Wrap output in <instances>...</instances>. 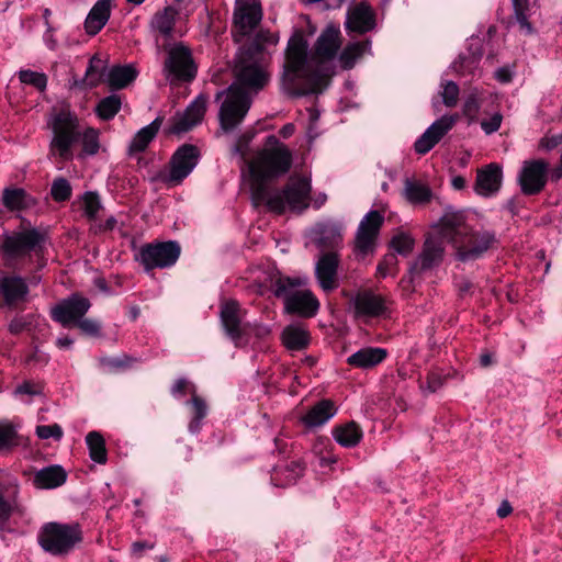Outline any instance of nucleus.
Masks as SVG:
<instances>
[{
  "label": "nucleus",
  "instance_id": "obj_1",
  "mask_svg": "<svg viewBox=\"0 0 562 562\" xmlns=\"http://www.w3.org/2000/svg\"><path fill=\"white\" fill-rule=\"evenodd\" d=\"M285 60L281 77L282 89L289 97L299 98L322 93L329 85V76L321 69H313L308 63V44L301 30L288 41Z\"/></svg>",
  "mask_w": 562,
  "mask_h": 562
},
{
  "label": "nucleus",
  "instance_id": "obj_2",
  "mask_svg": "<svg viewBox=\"0 0 562 562\" xmlns=\"http://www.w3.org/2000/svg\"><path fill=\"white\" fill-rule=\"evenodd\" d=\"M438 225L441 236L456 249V259L462 262L481 258L497 243L494 232L473 231L462 212H446Z\"/></svg>",
  "mask_w": 562,
  "mask_h": 562
},
{
  "label": "nucleus",
  "instance_id": "obj_3",
  "mask_svg": "<svg viewBox=\"0 0 562 562\" xmlns=\"http://www.w3.org/2000/svg\"><path fill=\"white\" fill-rule=\"evenodd\" d=\"M266 147L258 151L249 165L251 176V200L255 206L263 203L267 195V181L285 175L292 167V153L274 135L267 137Z\"/></svg>",
  "mask_w": 562,
  "mask_h": 562
},
{
  "label": "nucleus",
  "instance_id": "obj_4",
  "mask_svg": "<svg viewBox=\"0 0 562 562\" xmlns=\"http://www.w3.org/2000/svg\"><path fill=\"white\" fill-rule=\"evenodd\" d=\"M311 179L304 176L290 177L281 191L274 195H266L263 203L277 215H283L286 210L295 214L305 212L312 201Z\"/></svg>",
  "mask_w": 562,
  "mask_h": 562
},
{
  "label": "nucleus",
  "instance_id": "obj_5",
  "mask_svg": "<svg viewBox=\"0 0 562 562\" xmlns=\"http://www.w3.org/2000/svg\"><path fill=\"white\" fill-rule=\"evenodd\" d=\"M300 278L278 277L271 282V290L277 297H282L284 312L290 315H296L302 318L314 317L319 310V301L311 290L292 289L301 286Z\"/></svg>",
  "mask_w": 562,
  "mask_h": 562
},
{
  "label": "nucleus",
  "instance_id": "obj_6",
  "mask_svg": "<svg viewBox=\"0 0 562 562\" xmlns=\"http://www.w3.org/2000/svg\"><path fill=\"white\" fill-rule=\"evenodd\" d=\"M83 541V531L79 522H47L41 528L38 543L55 557H66Z\"/></svg>",
  "mask_w": 562,
  "mask_h": 562
},
{
  "label": "nucleus",
  "instance_id": "obj_7",
  "mask_svg": "<svg viewBox=\"0 0 562 562\" xmlns=\"http://www.w3.org/2000/svg\"><path fill=\"white\" fill-rule=\"evenodd\" d=\"M49 126L54 134L50 148L56 150L63 160H71L74 157L71 148L81 136L77 116L70 112L60 111L53 116Z\"/></svg>",
  "mask_w": 562,
  "mask_h": 562
},
{
  "label": "nucleus",
  "instance_id": "obj_8",
  "mask_svg": "<svg viewBox=\"0 0 562 562\" xmlns=\"http://www.w3.org/2000/svg\"><path fill=\"white\" fill-rule=\"evenodd\" d=\"M201 153L193 144H183L172 154L169 160V171L160 170L151 181H160L168 187L180 184L194 169Z\"/></svg>",
  "mask_w": 562,
  "mask_h": 562
},
{
  "label": "nucleus",
  "instance_id": "obj_9",
  "mask_svg": "<svg viewBox=\"0 0 562 562\" xmlns=\"http://www.w3.org/2000/svg\"><path fill=\"white\" fill-rule=\"evenodd\" d=\"M224 93H226V98L220 108L218 120L221 127L225 132H229L237 127L246 116L251 105V95L247 91H241L237 86H229L226 91L217 92L216 101Z\"/></svg>",
  "mask_w": 562,
  "mask_h": 562
},
{
  "label": "nucleus",
  "instance_id": "obj_10",
  "mask_svg": "<svg viewBox=\"0 0 562 562\" xmlns=\"http://www.w3.org/2000/svg\"><path fill=\"white\" fill-rule=\"evenodd\" d=\"M181 254L180 244L176 240L148 243L140 247L135 255L144 270L165 269L173 266Z\"/></svg>",
  "mask_w": 562,
  "mask_h": 562
},
{
  "label": "nucleus",
  "instance_id": "obj_11",
  "mask_svg": "<svg viewBox=\"0 0 562 562\" xmlns=\"http://www.w3.org/2000/svg\"><path fill=\"white\" fill-rule=\"evenodd\" d=\"M164 71L170 82H191L198 72L191 49L179 43L171 47L164 63Z\"/></svg>",
  "mask_w": 562,
  "mask_h": 562
},
{
  "label": "nucleus",
  "instance_id": "obj_12",
  "mask_svg": "<svg viewBox=\"0 0 562 562\" xmlns=\"http://www.w3.org/2000/svg\"><path fill=\"white\" fill-rule=\"evenodd\" d=\"M262 8L259 0H236L233 13L232 36L240 43L260 23Z\"/></svg>",
  "mask_w": 562,
  "mask_h": 562
},
{
  "label": "nucleus",
  "instance_id": "obj_13",
  "mask_svg": "<svg viewBox=\"0 0 562 562\" xmlns=\"http://www.w3.org/2000/svg\"><path fill=\"white\" fill-rule=\"evenodd\" d=\"M445 257V246L440 238L428 234L424 240L422 251L411 263L408 269L409 282L427 271L438 268Z\"/></svg>",
  "mask_w": 562,
  "mask_h": 562
},
{
  "label": "nucleus",
  "instance_id": "obj_14",
  "mask_svg": "<svg viewBox=\"0 0 562 562\" xmlns=\"http://www.w3.org/2000/svg\"><path fill=\"white\" fill-rule=\"evenodd\" d=\"M549 162L544 159L525 160L518 176L520 191L525 195H537L543 191L549 176Z\"/></svg>",
  "mask_w": 562,
  "mask_h": 562
},
{
  "label": "nucleus",
  "instance_id": "obj_15",
  "mask_svg": "<svg viewBox=\"0 0 562 562\" xmlns=\"http://www.w3.org/2000/svg\"><path fill=\"white\" fill-rule=\"evenodd\" d=\"M383 223L384 216L380 211L372 210L364 215L356 233L353 247L356 255L366 257L374 251Z\"/></svg>",
  "mask_w": 562,
  "mask_h": 562
},
{
  "label": "nucleus",
  "instance_id": "obj_16",
  "mask_svg": "<svg viewBox=\"0 0 562 562\" xmlns=\"http://www.w3.org/2000/svg\"><path fill=\"white\" fill-rule=\"evenodd\" d=\"M91 302L80 292H74L52 308V318L65 328H71L90 310Z\"/></svg>",
  "mask_w": 562,
  "mask_h": 562
},
{
  "label": "nucleus",
  "instance_id": "obj_17",
  "mask_svg": "<svg viewBox=\"0 0 562 562\" xmlns=\"http://www.w3.org/2000/svg\"><path fill=\"white\" fill-rule=\"evenodd\" d=\"M35 248V228L7 234L0 246V256L11 263L29 255Z\"/></svg>",
  "mask_w": 562,
  "mask_h": 562
},
{
  "label": "nucleus",
  "instance_id": "obj_18",
  "mask_svg": "<svg viewBox=\"0 0 562 562\" xmlns=\"http://www.w3.org/2000/svg\"><path fill=\"white\" fill-rule=\"evenodd\" d=\"M235 80L231 86H237L241 91L258 92L268 83V74L256 63H247L240 57L235 65Z\"/></svg>",
  "mask_w": 562,
  "mask_h": 562
},
{
  "label": "nucleus",
  "instance_id": "obj_19",
  "mask_svg": "<svg viewBox=\"0 0 562 562\" xmlns=\"http://www.w3.org/2000/svg\"><path fill=\"white\" fill-rule=\"evenodd\" d=\"M206 105L207 97L205 94L198 95L182 113H176L171 119L168 134L180 135L191 131L202 122L206 112Z\"/></svg>",
  "mask_w": 562,
  "mask_h": 562
},
{
  "label": "nucleus",
  "instance_id": "obj_20",
  "mask_svg": "<svg viewBox=\"0 0 562 562\" xmlns=\"http://www.w3.org/2000/svg\"><path fill=\"white\" fill-rule=\"evenodd\" d=\"M340 256L338 251H323L315 266V277L319 286L325 292H330L338 288V268Z\"/></svg>",
  "mask_w": 562,
  "mask_h": 562
},
{
  "label": "nucleus",
  "instance_id": "obj_21",
  "mask_svg": "<svg viewBox=\"0 0 562 562\" xmlns=\"http://www.w3.org/2000/svg\"><path fill=\"white\" fill-rule=\"evenodd\" d=\"M340 44V30L334 24H328L314 44L311 60L319 65L333 59Z\"/></svg>",
  "mask_w": 562,
  "mask_h": 562
},
{
  "label": "nucleus",
  "instance_id": "obj_22",
  "mask_svg": "<svg viewBox=\"0 0 562 562\" xmlns=\"http://www.w3.org/2000/svg\"><path fill=\"white\" fill-rule=\"evenodd\" d=\"M386 299L375 294L371 290H364L357 293L353 300V307L357 315L367 317H380L386 314Z\"/></svg>",
  "mask_w": 562,
  "mask_h": 562
},
{
  "label": "nucleus",
  "instance_id": "obj_23",
  "mask_svg": "<svg viewBox=\"0 0 562 562\" xmlns=\"http://www.w3.org/2000/svg\"><path fill=\"white\" fill-rule=\"evenodd\" d=\"M503 181V169L496 162L483 166L476 171L475 191L490 196L499 191Z\"/></svg>",
  "mask_w": 562,
  "mask_h": 562
},
{
  "label": "nucleus",
  "instance_id": "obj_24",
  "mask_svg": "<svg viewBox=\"0 0 562 562\" xmlns=\"http://www.w3.org/2000/svg\"><path fill=\"white\" fill-rule=\"evenodd\" d=\"M240 305L236 300H229L221 306L220 317L226 335L238 346L245 328L239 316Z\"/></svg>",
  "mask_w": 562,
  "mask_h": 562
},
{
  "label": "nucleus",
  "instance_id": "obj_25",
  "mask_svg": "<svg viewBox=\"0 0 562 562\" xmlns=\"http://www.w3.org/2000/svg\"><path fill=\"white\" fill-rule=\"evenodd\" d=\"M375 13L367 2L358 3L349 13L346 27L350 32L364 34L375 27Z\"/></svg>",
  "mask_w": 562,
  "mask_h": 562
},
{
  "label": "nucleus",
  "instance_id": "obj_26",
  "mask_svg": "<svg viewBox=\"0 0 562 562\" xmlns=\"http://www.w3.org/2000/svg\"><path fill=\"white\" fill-rule=\"evenodd\" d=\"M27 293L29 288L22 278L7 276L0 279V294L7 306H20L25 302Z\"/></svg>",
  "mask_w": 562,
  "mask_h": 562
},
{
  "label": "nucleus",
  "instance_id": "obj_27",
  "mask_svg": "<svg viewBox=\"0 0 562 562\" xmlns=\"http://www.w3.org/2000/svg\"><path fill=\"white\" fill-rule=\"evenodd\" d=\"M337 407L331 400L324 398L312 406L308 412L301 417V422L306 428H316L324 425L335 416Z\"/></svg>",
  "mask_w": 562,
  "mask_h": 562
},
{
  "label": "nucleus",
  "instance_id": "obj_28",
  "mask_svg": "<svg viewBox=\"0 0 562 562\" xmlns=\"http://www.w3.org/2000/svg\"><path fill=\"white\" fill-rule=\"evenodd\" d=\"M305 468V463L301 460H293L283 467H274L271 481L278 487H286L295 484L296 481L303 476Z\"/></svg>",
  "mask_w": 562,
  "mask_h": 562
},
{
  "label": "nucleus",
  "instance_id": "obj_29",
  "mask_svg": "<svg viewBox=\"0 0 562 562\" xmlns=\"http://www.w3.org/2000/svg\"><path fill=\"white\" fill-rule=\"evenodd\" d=\"M111 16V0H98L85 21V30L89 35H97Z\"/></svg>",
  "mask_w": 562,
  "mask_h": 562
},
{
  "label": "nucleus",
  "instance_id": "obj_30",
  "mask_svg": "<svg viewBox=\"0 0 562 562\" xmlns=\"http://www.w3.org/2000/svg\"><path fill=\"white\" fill-rule=\"evenodd\" d=\"M281 342L290 351L305 350L311 344V334L303 326L288 325L281 333Z\"/></svg>",
  "mask_w": 562,
  "mask_h": 562
},
{
  "label": "nucleus",
  "instance_id": "obj_31",
  "mask_svg": "<svg viewBox=\"0 0 562 562\" xmlns=\"http://www.w3.org/2000/svg\"><path fill=\"white\" fill-rule=\"evenodd\" d=\"M387 351L380 347H366L348 357L347 363L355 368L370 369L381 363Z\"/></svg>",
  "mask_w": 562,
  "mask_h": 562
},
{
  "label": "nucleus",
  "instance_id": "obj_32",
  "mask_svg": "<svg viewBox=\"0 0 562 562\" xmlns=\"http://www.w3.org/2000/svg\"><path fill=\"white\" fill-rule=\"evenodd\" d=\"M137 76L138 70L132 64L114 65L108 72L106 83L110 91H117L128 87Z\"/></svg>",
  "mask_w": 562,
  "mask_h": 562
},
{
  "label": "nucleus",
  "instance_id": "obj_33",
  "mask_svg": "<svg viewBox=\"0 0 562 562\" xmlns=\"http://www.w3.org/2000/svg\"><path fill=\"white\" fill-rule=\"evenodd\" d=\"M68 479V472L60 464H50L37 470V488L55 490L63 486Z\"/></svg>",
  "mask_w": 562,
  "mask_h": 562
},
{
  "label": "nucleus",
  "instance_id": "obj_34",
  "mask_svg": "<svg viewBox=\"0 0 562 562\" xmlns=\"http://www.w3.org/2000/svg\"><path fill=\"white\" fill-rule=\"evenodd\" d=\"M333 437L344 448H355L360 443L363 432L355 420L347 422L334 427Z\"/></svg>",
  "mask_w": 562,
  "mask_h": 562
},
{
  "label": "nucleus",
  "instance_id": "obj_35",
  "mask_svg": "<svg viewBox=\"0 0 562 562\" xmlns=\"http://www.w3.org/2000/svg\"><path fill=\"white\" fill-rule=\"evenodd\" d=\"M164 116H157L150 124L140 128L133 137L128 146V153L136 154L145 151L148 145L158 134Z\"/></svg>",
  "mask_w": 562,
  "mask_h": 562
},
{
  "label": "nucleus",
  "instance_id": "obj_36",
  "mask_svg": "<svg viewBox=\"0 0 562 562\" xmlns=\"http://www.w3.org/2000/svg\"><path fill=\"white\" fill-rule=\"evenodd\" d=\"M2 204L11 212H21L30 207L33 198L22 188L7 187L2 191Z\"/></svg>",
  "mask_w": 562,
  "mask_h": 562
},
{
  "label": "nucleus",
  "instance_id": "obj_37",
  "mask_svg": "<svg viewBox=\"0 0 562 562\" xmlns=\"http://www.w3.org/2000/svg\"><path fill=\"white\" fill-rule=\"evenodd\" d=\"M315 245L323 251H338L342 244L340 229L335 225H322Z\"/></svg>",
  "mask_w": 562,
  "mask_h": 562
},
{
  "label": "nucleus",
  "instance_id": "obj_38",
  "mask_svg": "<svg viewBox=\"0 0 562 562\" xmlns=\"http://www.w3.org/2000/svg\"><path fill=\"white\" fill-rule=\"evenodd\" d=\"M370 47L369 41L353 42L345 46L339 55L340 66L345 70H350L355 67L357 60Z\"/></svg>",
  "mask_w": 562,
  "mask_h": 562
},
{
  "label": "nucleus",
  "instance_id": "obj_39",
  "mask_svg": "<svg viewBox=\"0 0 562 562\" xmlns=\"http://www.w3.org/2000/svg\"><path fill=\"white\" fill-rule=\"evenodd\" d=\"M86 442L89 449V456L92 461L104 464L108 461V450L105 439L99 431H90L86 436Z\"/></svg>",
  "mask_w": 562,
  "mask_h": 562
},
{
  "label": "nucleus",
  "instance_id": "obj_40",
  "mask_svg": "<svg viewBox=\"0 0 562 562\" xmlns=\"http://www.w3.org/2000/svg\"><path fill=\"white\" fill-rule=\"evenodd\" d=\"M405 196L413 204H425L431 201L432 191L427 184L406 179Z\"/></svg>",
  "mask_w": 562,
  "mask_h": 562
},
{
  "label": "nucleus",
  "instance_id": "obj_41",
  "mask_svg": "<svg viewBox=\"0 0 562 562\" xmlns=\"http://www.w3.org/2000/svg\"><path fill=\"white\" fill-rule=\"evenodd\" d=\"M122 108V98L116 93H112L102 98L95 105L94 112L102 121L112 120Z\"/></svg>",
  "mask_w": 562,
  "mask_h": 562
},
{
  "label": "nucleus",
  "instance_id": "obj_42",
  "mask_svg": "<svg viewBox=\"0 0 562 562\" xmlns=\"http://www.w3.org/2000/svg\"><path fill=\"white\" fill-rule=\"evenodd\" d=\"M178 14L177 9L173 7H166L162 11H158L153 20L154 26L166 37L171 36L175 27L176 16Z\"/></svg>",
  "mask_w": 562,
  "mask_h": 562
},
{
  "label": "nucleus",
  "instance_id": "obj_43",
  "mask_svg": "<svg viewBox=\"0 0 562 562\" xmlns=\"http://www.w3.org/2000/svg\"><path fill=\"white\" fill-rule=\"evenodd\" d=\"M192 405V419L189 423V430L193 434L199 432L202 425V419L206 416L207 406L205 401L195 393L194 386H192V397L190 401Z\"/></svg>",
  "mask_w": 562,
  "mask_h": 562
},
{
  "label": "nucleus",
  "instance_id": "obj_44",
  "mask_svg": "<svg viewBox=\"0 0 562 562\" xmlns=\"http://www.w3.org/2000/svg\"><path fill=\"white\" fill-rule=\"evenodd\" d=\"M389 247L393 249L395 254L407 257L414 250L415 239L409 234L401 232L391 238Z\"/></svg>",
  "mask_w": 562,
  "mask_h": 562
},
{
  "label": "nucleus",
  "instance_id": "obj_45",
  "mask_svg": "<svg viewBox=\"0 0 562 562\" xmlns=\"http://www.w3.org/2000/svg\"><path fill=\"white\" fill-rule=\"evenodd\" d=\"M82 143V150L79 157L93 156L98 154L100 148L99 131L93 127H88L80 136Z\"/></svg>",
  "mask_w": 562,
  "mask_h": 562
},
{
  "label": "nucleus",
  "instance_id": "obj_46",
  "mask_svg": "<svg viewBox=\"0 0 562 562\" xmlns=\"http://www.w3.org/2000/svg\"><path fill=\"white\" fill-rule=\"evenodd\" d=\"M482 53H471L468 55H460L459 58L453 63V69L460 75H470L479 67Z\"/></svg>",
  "mask_w": 562,
  "mask_h": 562
},
{
  "label": "nucleus",
  "instance_id": "obj_47",
  "mask_svg": "<svg viewBox=\"0 0 562 562\" xmlns=\"http://www.w3.org/2000/svg\"><path fill=\"white\" fill-rule=\"evenodd\" d=\"M457 122V115H443L439 120L435 121L427 130L432 137L438 142L454 126Z\"/></svg>",
  "mask_w": 562,
  "mask_h": 562
},
{
  "label": "nucleus",
  "instance_id": "obj_48",
  "mask_svg": "<svg viewBox=\"0 0 562 562\" xmlns=\"http://www.w3.org/2000/svg\"><path fill=\"white\" fill-rule=\"evenodd\" d=\"M135 361V358L128 355H123L117 358H102L100 360V364L108 372H120L130 369Z\"/></svg>",
  "mask_w": 562,
  "mask_h": 562
},
{
  "label": "nucleus",
  "instance_id": "obj_49",
  "mask_svg": "<svg viewBox=\"0 0 562 562\" xmlns=\"http://www.w3.org/2000/svg\"><path fill=\"white\" fill-rule=\"evenodd\" d=\"M514 15L519 23L520 29L525 30L528 34L533 32V27L529 22V1L528 0H513Z\"/></svg>",
  "mask_w": 562,
  "mask_h": 562
},
{
  "label": "nucleus",
  "instance_id": "obj_50",
  "mask_svg": "<svg viewBox=\"0 0 562 562\" xmlns=\"http://www.w3.org/2000/svg\"><path fill=\"white\" fill-rule=\"evenodd\" d=\"M16 509V503L12 497L5 496L3 488L0 486V531L9 530L8 521L14 510Z\"/></svg>",
  "mask_w": 562,
  "mask_h": 562
},
{
  "label": "nucleus",
  "instance_id": "obj_51",
  "mask_svg": "<svg viewBox=\"0 0 562 562\" xmlns=\"http://www.w3.org/2000/svg\"><path fill=\"white\" fill-rule=\"evenodd\" d=\"M72 194V188L66 178L55 179L50 187V195L55 202L69 201Z\"/></svg>",
  "mask_w": 562,
  "mask_h": 562
},
{
  "label": "nucleus",
  "instance_id": "obj_52",
  "mask_svg": "<svg viewBox=\"0 0 562 562\" xmlns=\"http://www.w3.org/2000/svg\"><path fill=\"white\" fill-rule=\"evenodd\" d=\"M19 445V437L14 426L9 422H0V451Z\"/></svg>",
  "mask_w": 562,
  "mask_h": 562
},
{
  "label": "nucleus",
  "instance_id": "obj_53",
  "mask_svg": "<svg viewBox=\"0 0 562 562\" xmlns=\"http://www.w3.org/2000/svg\"><path fill=\"white\" fill-rule=\"evenodd\" d=\"M83 211L88 221L94 222L100 211L101 202L97 192L87 191L82 195Z\"/></svg>",
  "mask_w": 562,
  "mask_h": 562
},
{
  "label": "nucleus",
  "instance_id": "obj_54",
  "mask_svg": "<svg viewBox=\"0 0 562 562\" xmlns=\"http://www.w3.org/2000/svg\"><path fill=\"white\" fill-rule=\"evenodd\" d=\"M481 104L475 94H470L462 106V113L469 120V124L476 122Z\"/></svg>",
  "mask_w": 562,
  "mask_h": 562
},
{
  "label": "nucleus",
  "instance_id": "obj_55",
  "mask_svg": "<svg viewBox=\"0 0 562 562\" xmlns=\"http://www.w3.org/2000/svg\"><path fill=\"white\" fill-rule=\"evenodd\" d=\"M397 263L398 260L395 252L384 255L376 267L378 276L385 278L387 274L393 273V270H396Z\"/></svg>",
  "mask_w": 562,
  "mask_h": 562
},
{
  "label": "nucleus",
  "instance_id": "obj_56",
  "mask_svg": "<svg viewBox=\"0 0 562 562\" xmlns=\"http://www.w3.org/2000/svg\"><path fill=\"white\" fill-rule=\"evenodd\" d=\"M63 436V428L56 423L46 426L37 425V439L46 440L53 438L55 441H60Z\"/></svg>",
  "mask_w": 562,
  "mask_h": 562
},
{
  "label": "nucleus",
  "instance_id": "obj_57",
  "mask_svg": "<svg viewBox=\"0 0 562 562\" xmlns=\"http://www.w3.org/2000/svg\"><path fill=\"white\" fill-rule=\"evenodd\" d=\"M74 327L79 328L81 334L90 337H100L101 336V326L100 324L91 318H85V316L78 321Z\"/></svg>",
  "mask_w": 562,
  "mask_h": 562
},
{
  "label": "nucleus",
  "instance_id": "obj_58",
  "mask_svg": "<svg viewBox=\"0 0 562 562\" xmlns=\"http://www.w3.org/2000/svg\"><path fill=\"white\" fill-rule=\"evenodd\" d=\"M459 86L453 81H448L445 85L443 91L441 93L443 104L448 108L456 106L459 99Z\"/></svg>",
  "mask_w": 562,
  "mask_h": 562
},
{
  "label": "nucleus",
  "instance_id": "obj_59",
  "mask_svg": "<svg viewBox=\"0 0 562 562\" xmlns=\"http://www.w3.org/2000/svg\"><path fill=\"white\" fill-rule=\"evenodd\" d=\"M439 142L432 137L428 132H424L423 135L415 142L414 149L419 155H425L430 151Z\"/></svg>",
  "mask_w": 562,
  "mask_h": 562
},
{
  "label": "nucleus",
  "instance_id": "obj_60",
  "mask_svg": "<svg viewBox=\"0 0 562 562\" xmlns=\"http://www.w3.org/2000/svg\"><path fill=\"white\" fill-rule=\"evenodd\" d=\"M32 329V316H16L12 319L9 325V330L14 334H21L23 331H31Z\"/></svg>",
  "mask_w": 562,
  "mask_h": 562
},
{
  "label": "nucleus",
  "instance_id": "obj_61",
  "mask_svg": "<svg viewBox=\"0 0 562 562\" xmlns=\"http://www.w3.org/2000/svg\"><path fill=\"white\" fill-rule=\"evenodd\" d=\"M46 245H50L49 238L47 236V229L37 228V270L46 265V261L43 259Z\"/></svg>",
  "mask_w": 562,
  "mask_h": 562
},
{
  "label": "nucleus",
  "instance_id": "obj_62",
  "mask_svg": "<svg viewBox=\"0 0 562 562\" xmlns=\"http://www.w3.org/2000/svg\"><path fill=\"white\" fill-rule=\"evenodd\" d=\"M14 396L24 403H32V397L35 394V389L32 382H24L16 386L13 392Z\"/></svg>",
  "mask_w": 562,
  "mask_h": 562
},
{
  "label": "nucleus",
  "instance_id": "obj_63",
  "mask_svg": "<svg viewBox=\"0 0 562 562\" xmlns=\"http://www.w3.org/2000/svg\"><path fill=\"white\" fill-rule=\"evenodd\" d=\"M116 225V218L114 216H110L103 223H95L91 225L89 232L93 235H101L108 232H112Z\"/></svg>",
  "mask_w": 562,
  "mask_h": 562
},
{
  "label": "nucleus",
  "instance_id": "obj_64",
  "mask_svg": "<svg viewBox=\"0 0 562 562\" xmlns=\"http://www.w3.org/2000/svg\"><path fill=\"white\" fill-rule=\"evenodd\" d=\"M502 121L503 115L499 112H496L490 117V120H483L481 122V127L485 134L491 135L499 130Z\"/></svg>",
  "mask_w": 562,
  "mask_h": 562
}]
</instances>
